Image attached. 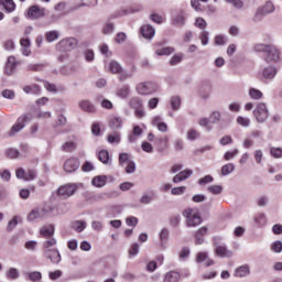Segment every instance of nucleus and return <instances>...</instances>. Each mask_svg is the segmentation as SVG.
Here are the masks:
<instances>
[{"label": "nucleus", "mask_w": 282, "mask_h": 282, "mask_svg": "<svg viewBox=\"0 0 282 282\" xmlns=\"http://www.w3.org/2000/svg\"><path fill=\"white\" fill-rule=\"evenodd\" d=\"M15 176L18 180H24V182H32L33 180H36V171L35 170H23V167H20L15 172Z\"/></svg>", "instance_id": "f8f14e48"}, {"label": "nucleus", "mask_w": 282, "mask_h": 282, "mask_svg": "<svg viewBox=\"0 0 282 282\" xmlns=\"http://www.w3.org/2000/svg\"><path fill=\"white\" fill-rule=\"evenodd\" d=\"M213 182H215V178L212 175H205L198 180L199 186H206V184H213Z\"/></svg>", "instance_id": "bf43d9fd"}, {"label": "nucleus", "mask_w": 282, "mask_h": 282, "mask_svg": "<svg viewBox=\"0 0 282 282\" xmlns=\"http://www.w3.org/2000/svg\"><path fill=\"white\" fill-rule=\"evenodd\" d=\"M98 160L102 162V164H111V158H109V151L100 150L98 152Z\"/></svg>", "instance_id": "e433bc0d"}, {"label": "nucleus", "mask_w": 282, "mask_h": 282, "mask_svg": "<svg viewBox=\"0 0 282 282\" xmlns=\"http://www.w3.org/2000/svg\"><path fill=\"white\" fill-rule=\"evenodd\" d=\"M109 70L111 74H122V66L117 61H111L109 63Z\"/></svg>", "instance_id": "79ce46f5"}, {"label": "nucleus", "mask_w": 282, "mask_h": 282, "mask_svg": "<svg viewBox=\"0 0 282 282\" xmlns=\"http://www.w3.org/2000/svg\"><path fill=\"white\" fill-rule=\"evenodd\" d=\"M26 276L29 281H32V282H39L41 281V279H43V274H41V272L39 271L29 272Z\"/></svg>", "instance_id": "8fccbe9b"}, {"label": "nucleus", "mask_w": 282, "mask_h": 282, "mask_svg": "<svg viewBox=\"0 0 282 282\" xmlns=\"http://www.w3.org/2000/svg\"><path fill=\"white\" fill-rule=\"evenodd\" d=\"M214 43L216 45H226V43H228V37H226V35L218 34L215 36Z\"/></svg>", "instance_id": "052dcab7"}, {"label": "nucleus", "mask_w": 282, "mask_h": 282, "mask_svg": "<svg viewBox=\"0 0 282 282\" xmlns=\"http://www.w3.org/2000/svg\"><path fill=\"white\" fill-rule=\"evenodd\" d=\"M236 122L240 127H245V128L250 127V118H248V117L238 116L237 119H236Z\"/></svg>", "instance_id": "3c124183"}, {"label": "nucleus", "mask_w": 282, "mask_h": 282, "mask_svg": "<svg viewBox=\"0 0 282 282\" xmlns=\"http://www.w3.org/2000/svg\"><path fill=\"white\" fill-rule=\"evenodd\" d=\"M174 150L177 152L184 151V140L183 139H175L174 142Z\"/></svg>", "instance_id": "774afa93"}, {"label": "nucleus", "mask_w": 282, "mask_h": 282, "mask_svg": "<svg viewBox=\"0 0 282 282\" xmlns=\"http://www.w3.org/2000/svg\"><path fill=\"white\" fill-rule=\"evenodd\" d=\"M110 129H122V118L121 117H112L109 120Z\"/></svg>", "instance_id": "58836bf2"}, {"label": "nucleus", "mask_w": 282, "mask_h": 282, "mask_svg": "<svg viewBox=\"0 0 282 282\" xmlns=\"http://www.w3.org/2000/svg\"><path fill=\"white\" fill-rule=\"evenodd\" d=\"M76 191H78V185L66 184V185L61 186L57 189V195L59 197H62L63 199H67V198L72 197V195H74V193H76Z\"/></svg>", "instance_id": "1a4fd4ad"}, {"label": "nucleus", "mask_w": 282, "mask_h": 282, "mask_svg": "<svg viewBox=\"0 0 282 282\" xmlns=\"http://www.w3.org/2000/svg\"><path fill=\"white\" fill-rule=\"evenodd\" d=\"M40 235L42 237H53L54 236V226L53 225H46L40 228Z\"/></svg>", "instance_id": "f704fd0d"}, {"label": "nucleus", "mask_w": 282, "mask_h": 282, "mask_svg": "<svg viewBox=\"0 0 282 282\" xmlns=\"http://www.w3.org/2000/svg\"><path fill=\"white\" fill-rule=\"evenodd\" d=\"M137 91L141 96H149V95L155 94V91H158V86H155V84H153V83H140L137 86Z\"/></svg>", "instance_id": "9d476101"}, {"label": "nucleus", "mask_w": 282, "mask_h": 282, "mask_svg": "<svg viewBox=\"0 0 282 282\" xmlns=\"http://www.w3.org/2000/svg\"><path fill=\"white\" fill-rule=\"evenodd\" d=\"M77 45H78V40H76L75 37H66L61 40L56 44V50L58 52H72V50H74Z\"/></svg>", "instance_id": "423d86ee"}, {"label": "nucleus", "mask_w": 282, "mask_h": 282, "mask_svg": "<svg viewBox=\"0 0 282 282\" xmlns=\"http://www.w3.org/2000/svg\"><path fill=\"white\" fill-rule=\"evenodd\" d=\"M111 21H113V19H109L108 17V21L104 23L101 32L105 36H111V34L116 32V23Z\"/></svg>", "instance_id": "6ab92c4d"}, {"label": "nucleus", "mask_w": 282, "mask_h": 282, "mask_svg": "<svg viewBox=\"0 0 282 282\" xmlns=\"http://www.w3.org/2000/svg\"><path fill=\"white\" fill-rule=\"evenodd\" d=\"M142 10H144V7L142 4H133L128 9L116 11L115 13L109 15V19H120L122 17H129V14H137L138 12H142Z\"/></svg>", "instance_id": "39448f33"}, {"label": "nucleus", "mask_w": 282, "mask_h": 282, "mask_svg": "<svg viewBox=\"0 0 282 282\" xmlns=\"http://www.w3.org/2000/svg\"><path fill=\"white\" fill-rule=\"evenodd\" d=\"M58 31H48L45 33V39L47 43H54V41H58Z\"/></svg>", "instance_id": "49530a36"}, {"label": "nucleus", "mask_w": 282, "mask_h": 282, "mask_svg": "<svg viewBox=\"0 0 282 282\" xmlns=\"http://www.w3.org/2000/svg\"><path fill=\"white\" fill-rule=\"evenodd\" d=\"M140 34L143 36V39H147V41H152V39L155 36V28L151 24H143L140 28Z\"/></svg>", "instance_id": "dca6fc26"}, {"label": "nucleus", "mask_w": 282, "mask_h": 282, "mask_svg": "<svg viewBox=\"0 0 282 282\" xmlns=\"http://www.w3.org/2000/svg\"><path fill=\"white\" fill-rule=\"evenodd\" d=\"M108 142L109 144H120V134L118 132L108 134Z\"/></svg>", "instance_id": "13d9d810"}, {"label": "nucleus", "mask_w": 282, "mask_h": 282, "mask_svg": "<svg viewBox=\"0 0 282 282\" xmlns=\"http://www.w3.org/2000/svg\"><path fill=\"white\" fill-rule=\"evenodd\" d=\"M234 171H235V164L228 163L223 165L220 173L224 177H226V175H230V173H232Z\"/></svg>", "instance_id": "de8ad7c7"}, {"label": "nucleus", "mask_w": 282, "mask_h": 282, "mask_svg": "<svg viewBox=\"0 0 282 282\" xmlns=\"http://www.w3.org/2000/svg\"><path fill=\"white\" fill-rule=\"evenodd\" d=\"M275 8L272 1H268L263 4V7L260 8L259 12L262 14V17H268V14H272Z\"/></svg>", "instance_id": "c85d7f7f"}, {"label": "nucleus", "mask_w": 282, "mask_h": 282, "mask_svg": "<svg viewBox=\"0 0 282 282\" xmlns=\"http://www.w3.org/2000/svg\"><path fill=\"white\" fill-rule=\"evenodd\" d=\"M207 192L212 195H221L224 193V186L221 185H210L207 187Z\"/></svg>", "instance_id": "a18cd8bd"}, {"label": "nucleus", "mask_w": 282, "mask_h": 282, "mask_svg": "<svg viewBox=\"0 0 282 282\" xmlns=\"http://www.w3.org/2000/svg\"><path fill=\"white\" fill-rule=\"evenodd\" d=\"M31 118L28 115L19 117L14 126L11 128V134L19 133V131H23V129H25V124H28Z\"/></svg>", "instance_id": "ddd939ff"}, {"label": "nucleus", "mask_w": 282, "mask_h": 282, "mask_svg": "<svg viewBox=\"0 0 282 282\" xmlns=\"http://www.w3.org/2000/svg\"><path fill=\"white\" fill-rule=\"evenodd\" d=\"M279 70H276V66H267L262 70V76L265 78V80H273V78L276 77Z\"/></svg>", "instance_id": "b1692460"}, {"label": "nucleus", "mask_w": 282, "mask_h": 282, "mask_svg": "<svg viewBox=\"0 0 282 282\" xmlns=\"http://www.w3.org/2000/svg\"><path fill=\"white\" fill-rule=\"evenodd\" d=\"M80 169V161L77 158L67 159L64 163V171L66 173H76Z\"/></svg>", "instance_id": "4468645a"}, {"label": "nucleus", "mask_w": 282, "mask_h": 282, "mask_svg": "<svg viewBox=\"0 0 282 282\" xmlns=\"http://www.w3.org/2000/svg\"><path fill=\"white\" fill-rule=\"evenodd\" d=\"M116 96H117V98L127 100V98H129V96H131V87H129V85H123V86L119 87L116 90Z\"/></svg>", "instance_id": "4be33fe9"}, {"label": "nucleus", "mask_w": 282, "mask_h": 282, "mask_svg": "<svg viewBox=\"0 0 282 282\" xmlns=\"http://www.w3.org/2000/svg\"><path fill=\"white\" fill-rule=\"evenodd\" d=\"M91 184L95 186V188H102L107 186V175H98L93 177Z\"/></svg>", "instance_id": "bb28decb"}, {"label": "nucleus", "mask_w": 282, "mask_h": 282, "mask_svg": "<svg viewBox=\"0 0 282 282\" xmlns=\"http://www.w3.org/2000/svg\"><path fill=\"white\" fill-rule=\"evenodd\" d=\"M155 147H156V151H159V153L166 151V149H169V137H161V138L156 139Z\"/></svg>", "instance_id": "393cba45"}, {"label": "nucleus", "mask_w": 282, "mask_h": 282, "mask_svg": "<svg viewBox=\"0 0 282 282\" xmlns=\"http://www.w3.org/2000/svg\"><path fill=\"white\" fill-rule=\"evenodd\" d=\"M126 41H127V33L119 32L116 34L115 43H117L118 45H122V43H124Z\"/></svg>", "instance_id": "680f3d73"}, {"label": "nucleus", "mask_w": 282, "mask_h": 282, "mask_svg": "<svg viewBox=\"0 0 282 282\" xmlns=\"http://www.w3.org/2000/svg\"><path fill=\"white\" fill-rule=\"evenodd\" d=\"M129 106L131 107V109H140L141 107H143L142 104V99H140V97H132L129 100Z\"/></svg>", "instance_id": "37998d69"}, {"label": "nucleus", "mask_w": 282, "mask_h": 282, "mask_svg": "<svg viewBox=\"0 0 282 282\" xmlns=\"http://www.w3.org/2000/svg\"><path fill=\"white\" fill-rule=\"evenodd\" d=\"M150 21H152L153 23H156L158 25H162V23L164 22V17L158 14V13H151L149 15Z\"/></svg>", "instance_id": "5fc2aeb1"}, {"label": "nucleus", "mask_w": 282, "mask_h": 282, "mask_svg": "<svg viewBox=\"0 0 282 282\" xmlns=\"http://www.w3.org/2000/svg\"><path fill=\"white\" fill-rule=\"evenodd\" d=\"M182 61H184V55L175 54L174 56L171 57L170 65H172V67H175V65H180Z\"/></svg>", "instance_id": "6e6d98bb"}, {"label": "nucleus", "mask_w": 282, "mask_h": 282, "mask_svg": "<svg viewBox=\"0 0 282 282\" xmlns=\"http://www.w3.org/2000/svg\"><path fill=\"white\" fill-rule=\"evenodd\" d=\"M19 224H23V218L21 216H14L7 225V232H12Z\"/></svg>", "instance_id": "c756f323"}, {"label": "nucleus", "mask_w": 282, "mask_h": 282, "mask_svg": "<svg viewBox=\"0 0 282 282\" xmlns=\"http://www.w3.org/2000/svg\"><path fill=\"white\" fill-rule=\"evenodd\" d=\"M28 17L29 19H33V20L41 19L45 17V8H41L39 6H32L28 10Z\"/></svg>", "instance_id": "2eb2a0df"}, {"label": "nucleus", "mask_w": 282, "mask_h": 282, "mask_svg": "<svg viewBox=\"0 0 282 282\" xmlns=\"http://www.w3.org/2000/svg\"><path fill=\"white\" fill-rule=\"evenodd\" d=\"M6 276L9 279V281H17V279L21 276V272H19V269L11 267L6 272Z\"/></svg>", "instance_id": "473e14b6"}, {"label": "nucleus", "mask_w": 282, "mask_h": 282, "mask_svg": "<svg viewBox=\"0 0 282 282\" xmlns=\"http://www.w3.org/2000/svg\"><path fill=\"white\" fill-rule=\"evenodd\" d=\"M183 217H185V224L187 228H197L202 224V216L193 208L183 210Z\"/></svg>", "instance_id": "f03ea898"}, {"label": "nucleus", "mask_w": 282, "mask_h": 282, "mask_svg": "<svg viewBox=\"0 0 282 282\" xmlns=\"http://www.w3.org/2000/svg\"><path fill=\"white\" fill-rule=\"evenodd\" d=\"M73 230H76V232H83L87 228V223L85 220H75L72 224Z\"/></svg>", "instance_id": "4c0bfd02"}, {"label": "nucleus", "mask_w": 282, "mask_h": 282, "mask_svg": "<svg viewBox=\"0 0 282 282\" xmlns=\"http://www.w3.org/2000/svg\"><path fill=\"white\" fill-rule=\"evenodd\" d=\"M265 63H279L281 61V48L271 45L264 56Z\"/></svg>", "instance_id": "6e6552de"}, {"label": "nucleus", "mask_w": 282, "mask_h": 282, "mask_svg": "<svg viewBox=\"0 0 282 282\" xmlns=\"http://www.w3.org/2000/svg\"><path fill=\"white\" fill-rule=\"evenodd\" d=\"M170 23L174 28H184L186 25V11L180 10L173 13Z\"/></svg>", "instance_id": "0eeeda50"}, {"label": "nucleus", "mask_w": 282, "mask_h": 282, "mask_svg": "<svg viewBox=\"0 0 282 282\" xmlns=\"http://www.w3.org/2000/svg\"><path fill=\"white\" fill-rule=\"evenodd\" d=\"M17 58L14 56H9L6 64V74H8V76H12L14 72H17Z\"/></svg>", "instance_id": "aec40b11"}, {"label": "nucleus", "mask_w": 282, "mask_h": 282, "mask_svg": "<svg viewBox=\"0 0 282 282\" xmlns=\"http://www.w3.org/2000/svg\"><path fill=\"white\" fill-rule=\"evenodd\" d=\"M98 6V0H82L79 4H75L70 8V10L76 11L80 10V8H96Z\"/></svg>", "instance_id": "5701e85b"}, {"label": "nucleus", "mask_w": 282, "mask_h": 282, "mask_svg": "<svg viewBox=\"0 0 282 282\" xmlns=\"http://www.w3.org/2000/svg\"><path fill=\"white\" fill-rule=\"evenodd\" d=\"M209 121L212 124H219L221 122V112L213 111L209 116Z\"/></svg>", "instance_id": "09e8293b"}, {"label": "nucleus", "mask_w": 282, "mask_h": 282, "mask_svg": "<svg viewBox=\"0 0 282 282\" xmlns=\"http://www.w3.org/2000/svg\"><path fill=\"white\" fill-rule=\"evenodd\" d=\"M143 133L142 128L140 126H134L132 133L128 135V142L133 143L138 142V138Z\"/></svg>", "instance_id": "7c9ffc66"}, {"label": "nucleus", "mask_w": 282, "mask_h": 282, "mask_svg": "<svg viewBox=\"0 0 282 282\" xmlns=\"http://www.w3.org/2000/svg\"><path fill=\"white\" fill-rule=\"evenodd\" d=\"M44 257L50 259L51 263H61V253L56 248L44 250Z\"/></svg>", "instance_id": "f3484780"}, {"label": "nucleus", "mask_w": 282, "mask_h": 282, "mask_svg": "<svg viewBox=\"0 0 282 282\" xmlns=\"http://www.w3.org/2000/svg\"><path fill=\"white\" fill-rule=\"evenodd\" d=\"M4 10L7 12H14L17 10V4L14 3V0H0Z\"/></svg>", "instance_id": "ea45409f"}, {"label": "nucleus", "mask_w": 282, "mask_h": 282, "mask_svg": "<svg viewBox=\"0 0 282 282\" xmlns=\"http://www.w3.org/2000/svg\"><path fill=\"white\" fill-rule=\"evenodd\" d=\"M198 124L199 127H204L205 129H207V131H210L213 129V127H210V119L203 117L198 120Z\"/></svg>", "instance_id": "0e129e2a"}, {"label": "nucleus", "mask_w": 282, "mask_h": 282, "mask_svg": "<svg viewBox=\"0 0 282 282\" xmlns=\"http://www.w3.org/2000/svg\"><path fill=\"white\" fill-rule=\"evenodd\" d=\"M53 209L50 207H37L31 210L26 217L29 221H39L43 219H47L50 215H52Z\"/></svg>", "instance_id": "7ed1b4c3"}, {"label": "nucleus", "mask_w": 282, "mask_h": 282, "mask_svg": "<svg viewBox=\"0 0 282 282\" xmlns=\"http://www.w3.org/2000/svg\"><path fill=\"white\" fill-rule=\"evenodd\" d=\"M181 275L177 271H170L165 274L163 282H180Z\"/></svg>", "instance_id": "2f4dec72"}, {"label": "nucleus", "mask_w": 282, "mask_h": 282, "mask_svg": "<svg viewBox=\"0 0 282 282\" xmlns=\"http://www.w3.org/2000/svg\"><path fill=\"white\" fill-rule=\"evenodd\" d=\"M79 108L82 111H86V113H96V106L87 99L79 101Z\"/></svg>", "instance_id": "a878e982"}, {"label": "nucleus", "mask_w": 282, "mask_h": 282, "mask_svg": "<svg viewBox=\"0 0 282 282\" xmlns=\"http://www.w3.org/2000/svg\"><path fill=\"white\" fill-rule=\"evenodd\" d=\"M253 118L260 124H263L270 118V111L268 110V106L265 102H259L253 109Z\"/></svg>", "instance_id": "20e7f679"}, {"label": "nucleus", "mask_w": 282, "mask_h": 282, "mask_svg": "<svg viewBox=\"0 0 282 282\" xmlns=\"http://www.w3.org/2000/svg\"><path fill=\"white\" fill-rule=\"evenodd\" d=\"M169 235H170V231L167 228L161 229L159 237H160L162 248H164V245L166 243V241H169Z\"/></svg>", "instance_id": "c03bdc74"}, {"label": "nucleus", "mask_w": 282, "mask_h": 282, "mask_svg": "<svg viewBox=\"0 0 282 282\" xmlns=\"http://www.w3.org/2000/svg\"><path fill=\"white\" fill-rule=\"evenodd\" d=\"M181 105H182V99H180V97H172L171 107L173 111H178Z\"/></svg>", "instance_id": "e2e57ef3"}, {"label": "nucleus", "mask_w": 282, "mask_h": 282, "mask_svg": "<svg viewBox=\"0 0 282 282\" xmlns=\"http://www.w3.org/2000/svg\"><path fill=\"white\" fill-rule=\"evenodd\" d=\"M194 25L198 28V30L205 31V29L208 28V22H206L204 18H196Z\"/></svg>", "instance_id": "603ef678"}, {"label": "nucleus", "mask_w": 282, "mask_h": 282, "mask_svg": "<svg viewBox=\"0 0 282 282\" xmlns=\"http://www.w3.org/2000/svg\"><path fill=\"white\" fill-rule=\"evenodd\" d=\"M270 155H272L275 160L282 159V148L272 147L270 148Z\"/></svg>", "instance_id": "864d4df0"}, {"label": "nucleus", "mask_w": 282, "mask_h": 282, "mask_svg": "<svg viewBox=\"0 0 282 282\" xmlns=\"http://www.w3.org/2000/svg\"><path fill=\"white\" fill-rule=\"evenodd\" d=\"M206 268H210V265H215V261L208 258V252L202 251L196 256V263H204Z\"/></svg>", "instance_id": "a211bd4d"}, {"label": "nucleus", "mask_w": 282, "mask_h": 282, "mask_svg": "<svg viewBox=\"0 0 282 282\" xmlns=\"http://www.w3.org/2000/svg\"><path fill=\"white\" fill-rule=\"evenodd\" d=\"M187 140H189L191 142L197 140V138H199V131L195 130V129H189L187 131L186 134Z\"/></svg>", "instance_id": "4d7b16f0"}, {"label": "nucleus", "mask_w": 282, "mask_h": 282, "mask_svg": "<svg viewBox=\"0 0 282 282\" xmlns=\"http://www.w3.org/2000/svg\"><path fill=\"white\" fill-rule=\"evenodd\" d=\"M213 243L216 257H220V259H230L232 257V250H229L228 246L221 242V238L214 237Z\"/></svg>", "instance_id": "f257e3e1"}, {"label": "nucleus", "mask_w": 282, "mask_h": 282, "mask_svg": "<svg viewBox=\"0 0 282 282\" xmlns=\"http://www.w3.org/2000/svg\"><path fill=\"white\" fill-rule=\"evenodd\" d=\"M198 95L202 100H208L213 96V84L210 82H203L198 88Z\"/></svg>", "instance_id": "9b49d317"}, {"label": "nucleus", "mask_w": 282, "mask_h": 282, "mask_svg": "<svg viewBox=\"0 0 282 282\" xmlns=\"http://www.w3.org/2000/svg\"><path fill=\"white\" fill-rule=\"evenodd\" d=\"M250 274V267L241 265L235 270L234 276H239L240 279L243 276H248Z\"/></svg>", "instance_id": "72a5a7b5"}, {"label": "nucleus", "mask_w": 282, "mask_h": 282, "mask_svg": "<svg viewBox=\"0 0 282 282\" xmlns=\"http://www.w3.org/2000/svg\"><path fill=\"white\" fill-rule=\"evenodd\" d=\"M248 94H249V98H251V100L263 99V93L257 88H249Z\"/></svg>", "instance_id": "c9c22d12"}, {"label": "nucleus", "mask_w": 282, "mask_h": 282, "mask_svg": "<svg viewBox=\"0 0 282 282\" xmlns=\"http://www.w3.org/2000/svg\"><path fill=\"white\" fill-rule=\"evenodd\" d=\"M191 175H193V170H184V171L180 172L178 174H176L172 178V182L174 184H180V182H185V180H188V177H191Z\"/></svg>", "instance_id": "412c9836"}, {"label": "nucleus", "mask_w": 282, "mask_h": 282, "mask_svg": "<svg viewBox=\"0 0 282 282\" xmlns=\"http://www.w3.org/2000/svg\"><path fill=\"white\" fill-rule=\"evenodd\" d=\"M44 250H54V246H56V239L51 238L43 243Z\"/></svg>", "instance_id": "338daca9"}, {"label": "nucleus", "mask_w": 282, "mask_h": 282, "mask_svg": "<svg viewBox=\"0 0 282 282\" xmlns=\"http://www.w3.org/2000/svg\"><path fill=\"white\" fill-rule=\"evenodd\" d=\"M173 52H175V48H173L171 46H166V47L158 48L155 51V54H156V56H171V54H173Z\"/></svg>", "instance_id": "a19ab883"}, {"label": "nucleus", "mask_w": 282, "mask_h": 282, "mask_svg": "<svg viewBox=\"0 0 282 282\" xmlns=\"http://www.w3.org/2000/svg\"><path fill=\"white\" fill-rule=\"evenodd\" d=\"M199 41L202 45H208L209 43V33L208 31H202L199 34Z\"/></svg>", "instance_id": "69168bd1"}, {"label": "nucleus", "mask_w": 282, "mask_h": 282, "mask_svg": "<svg viewBox=\"0 0 282 282\" xmlns=\"http://www.w3.org/2000/svg\"><path fill=\"white\" fill-rule=\"evenodd\" d=\"M24 94H32L33 96H41V86L36 84L23 87Z\"/></svg>", "instance_id": "cd10ccee"}]
</instances>
